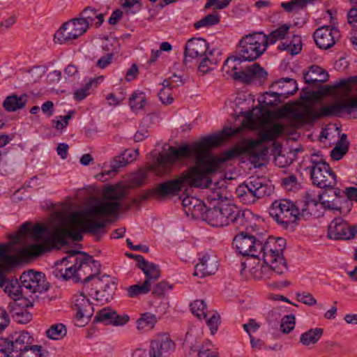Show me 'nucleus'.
I'll use <instances>...</instances> for the list:
<instances>
[{
  "label": "nucleus",
  "mask_w": 357,
  "mask_h": 357,
  "mask_svg": "<svg viewBox=\"0 0 357 357\" xmlns=\"http://www.w3.org/2000/svg\"><path fill=\"white\" fill-rule=\"evenodd\" d=\"M69 146L66 143H60L56 147V153L61 159H66L68 155Z\"/></svg>",
  "instance_id": "obj_63"
},
{
  "label": "nucleus",
  "mask_w": 357,
  "mask_h": 357,
  "mask_svg": "<svg viewBox=\"0 0 357 357\" xmlns=\"http://www.w3.org/2000/svg\"><path fill=\"white\" fill-rule=\"evenodd\" d=\"M10 319L7 311L0 307V333L8 325Z\"/></svg>",
  "instance_id": "obj_61"
},
{
  "label": "nucleus",
  "mask_w": 357,
  "mask_h": 357,
  "mask_svg": "<svg viewBox=\"0 0 357 357\" xmlns=\"http://www.w3.org/2000/svg\"><path fill=\"white\" fill-rule=\"evenodd\" d=\"M284 127L281 123L273 122H267L264 123V128L260 131L259 135V140L254 139H243L239 144H236L231 149L227 150L229 151L232 150L239 151V154L231 158L229 160L238 158L239 156L245 154L252 153L263 142H270L280 137L284 132Z\"/></svg>",
  "instance_id": "obj_8"
},
{
  "label": "nucleus",
  "mask_w": 357,
  "mask_h": 357,
  "mask_svg": "<svg viewBox=\"0 0 357 357\" xmlns=\"http://www.w3.org/2000/svg\"><path fill=\"white\" fill-rule=\"evenodd\" d=\"M267 77L266 71L257 63L248 66L241 70L239 81L244 83L263 84Z\"/></svg>",
  "instance_id": "obj_25"
},
{
  "label": "nucleus",
  "mask_w": 357,
  "mask_h": 357,
  "mask_svg": "<svg viewBox=\"0 0 357 357\" xmlns=\"http://www.w3.org/2000/svg\"><path fill=\"white\" fill-rule=\"evenodd\" d=\"M146 103V96L142 92H134L129 98V105L133 112L143 109Z\"/></svg>",
  "instance_id": "obj_43"
},
{
  "label": "nucleus",
  "mask_w": 357,
  "mask_h": 357,
  "mask_svg": "<svg viewBox=\"0 0 357 357\" xmlns=\"http://www.w3.org/2000/svg\"><path fill=\"white\" fill-rule=\"evenodd\" d=\"M197 357H218V353L208 347L202 346L199 349Z\"/></svg>",
  "instance_id": "obj_62"
},
{
  "label": "nucleus",
  "mask_w": 357,
  "mask_h": 357,
  "mask_svg": "<svg viewBox=\"0 0 357 357\" xmlns=\"http://www.w3.org/2000/svg\"><path fill=\"white\" fill-rule=\"evenodd\" d=\"M252 219V213L249 211H242L238 208V213H236L234 217L231 222L236 229L249 230V227L252 228L250 220Z\"/></svg>",
  "instance_id": "obj_31"
},
{
  "label": "nucleus",
  "mask_w": 357,
  "mask_h": 357,
  "mask_svg": "<svg viewBox=\"0 0 357 357\" xmlns=\"http://www.w3.org/2000/svg\"><path fill=\"white\" fill-rule=\"evenodd\" d=\"M20 280L24 287L25 293L43 292L49 289L48 282L45 280V274L35 272L33 270L24 272Z\"/></svg>",
  "instance_id": "obj_16"
},
{
  "label": "nucleus",
  "mask_w": 357,
  "mask_h": 357,
  "mask_svg": "<svg viewBox=\"0 0 357 357\" xmlns=\"http://www.w3.org/2000/svg\"><path fill=\"white\" fill-rule=\"evenodd\" d=\"M202 218L213 227H224L222 224L224 220L221 217L218 204L213 208H205Z\"/></svg>",
  "instance_id": "obj_34"
},
{
  "label": "nucleus",
  "mask_w": 357,
  "mask_h": 357,
  "mask_svg": "<svg viewBox=\"0 0 357 357\" xmlns=\"http://www.w3.org/2000/svg\"><path fill=\"white\" fill-rule=\"evenodd\" d=\"M174 349L175 343L169 335L162 334L151 342L150 355L153 357H167Z\"/></svg>",
  "instance_id": "obj_21"
},
{
  "label": "nucleus",
  "mask_w": 357,
  "mask_h": 357,
  "mask_svg": "<svg viewBox=\"0 0 357 357\" xmlns=\"http://www.w3.org/2000/svg\"><path fill=\"white\" fill-rule=\"evenodd\" d=\"M218 268L217 257L214 255L205 253L199 258V262L195 266L193 275L202 278L215 274Z\"/></svg>",
  "instance_id": "obj_24"
},
{
  "label": "nucleus",
  "mask_w": 357,
  "mask_h": 357,
  "mask_svg": "<svg viewBox=\"0 0 357 357\" xmlns=\"http://www.w3.org/2000/svg\"><path fill=\"white\" fill-rule=\"evenodd\" d=\"M267 48V38L262 32L243 36L238 43V55L243 61H252L261 56Z\"/></svg>",
  "instance_id": "obj_11"
},
{
  "label": "nucleus",
  "mask_w": 357,
  "mask_h": 357,
  "mask_svg": "<svg viewBox=\"0 0 357 357\" xmlns=\"http://www.w3.org/2000/svg\"><path fill=\"white\" fill-rule=\"evenodd\" d=\"M208 48V43L202 38L190 39L185 47L184 63L186 64L190 59L200 58L206 55Z\"/></svg>",
  "instance_id": "obj_22"
},
{
  "label": "nucleus",
  "mask_w": 357,
  "mask_h": 357,
  "mask_svg": "<svg viewBox=\"0 0 357 357\" xmlns=\"http://www.w3.org/2000/svg\"><path fill=\"white\" fill-rule=\"evenodd\" d=\"M286 240L281 237L268 238L262 243L261 258L265 265L261 266V273L271 271L278 275L287 271V264L283 257Z\"/></svg>",
  "instance_id": "obj_5"
},
{
  "label": "nucleus",
  "mask_w": 357,
  "mask_h": 357,
  "mask_svg": "<svg viewBox=\"0 0 357 357\" xmlns=\"http://www.w3.org/2000/svg\"><path fill=\"white\" fill-rule=\"evenodd\" d=\"M190 311L199 319L206 317L207 306L204 300H195L190 305Z\"/></svg>",
  "instance_id": "obj_45"
},
{
  "label": "nucleus",
  "mask_w": 357,
  "mask_h": 357,
  "mask_svg": "<svg viewBox=\"0 0 357 357\" xmlns=\"http://www.w3.org/2000/svg\"><path fill=\"white\" fill-rule=\"evenodd\" d=\"M138 154V149L124 151L121 154L114 158L110 165L111 169L97 174L94 177L102 182L107 181L116 175L119 168L126 166L128 163L136 160Z\"/></svg>",
  "instance_id": "obj_17"
},
{
  "label": "nucleus",
  "mask_w": 357,
  "mask_h": 357,
  "mask_svg": "<svg viewBox=\"0 0 357 357\" xmlns=\"http://www.w3.org/2000/svg\"><path fill=\"white\" fill-rule=\"evenodd\" d=\"M289 29L290 26L285 24L273 31L268 35L265 34V37L267 38V46L270 44H275L279 40L284 39L289 33Z\"/></svg>",
  "instance_id": "obj_39"
},
{
  "label": "nucleus",
  "mask_w": 357,
  "mask_h": 357,
  "mask_svg": "<svg viewBox=\"0 0 357 357\" xmlns=\"http://www.w3.org/2000/svg\"><path fill=\"white\" fill-rule=\"evenodd\" d=\"M324 330L321 328H311L301 334V343L304 346L316 344L323 335Z\"/></svg>",
  "instance_id": "obj_37"
},
{
  "label": "nucleus",
  "mask_w": 357,
  "mask_h": 357,
  "mask_svg": "<svg viewBox=\"0 0 357 357\" xmlns=\"http://www.w3.org/2000/svg\"><path fill=\"white\" fill-rule=\"evenodd\" d=\"M273 88H277L278 91L266 92V94L274 97L276 100H280L281 98H287L294 95L298 90L296 81L292 78H280L274 82L271 86Z\"/></svg>",
  "instance_id": "obj_20"
},
{
  "label": "nucleus",
  "mask_w": 357,
  "mask_h": 357,
  "mask_svg": "<svg viewBox=\"0 0 357 357\" xmlns=\"http://www.w3.org/2000/svg\"><path fill=\"white\" fill-rule=\"evenodd\" d=\"M348 147L347 145L337 144L331 151V156L334 160H340L347 152Z\"/></svg>",
  "instance_id": "obj_53"
},
{
  "label": "nucleus",
  "mask_w": 357,
  "mask_h": 357,
  "mask_svg": "<svg viewBox=\"0 0 357 357\" xmlns=\"http://www.w3.org/2000/svg\"><path fill=\"white\" fill-rule=\"evenodd\" d=\"M353 84H357V76H351L347 79H341L335 84V87L342 88L347 92H350Z\"/></svg>",
  "instance_id": "obj_52"
},
{
  "label": "nucleus",
  "mask_w": 357,
  "mask_h": 357,
  "mask_svg": "<svg viewBox=\"0 0 357 357\" xmlns=\"http://www.w3.org/2000/svg\"><path fill=\"white\" fill-rule=\"evenodd\" d=\"M67 255L54 263L52 274L56 278L68 280L73 278L78 282L82 279L83 268L89 266V257L82 252L70 250Z\"/></svg>",
  "instance_id": "obj_6"
},
{
  "label": "nucleus",
  "mask_w": 357,
  "mask_h": 357,
  "mask_svg": "<svg viewBox=\"0 0 357 357\" xmlns=\"http://www.w3.org/2000/svg\"><path fill=\"white\" fill-rule=\"evenodd\" d=\"M25 96H18L17 95L9 96L3 102V107L8 112H13L22 109L25 106Z\"/></svg>",
  "instance_id": "obj_36"
},
{
  "label": "nucleus",
  "mask_w": 357,
  "mask_h": 357,
  "mask_svg": "<svg viewBox=\"0 0 357 357\" xmlns=\"http://www.w3.org/2000/svg\"><path fill=\"white\" fill-rule=\"evenodd\" d=\"M241 128H225L222 133L208 136L192 145L184 144L176 149L170 146L167 153L160 154L155 162L149 166V170L157 175L168 174L172 165L181 159L195 157V166L189 171L183 173L181 176L175 180H170L158 184L142 197L143 199L154 198L160 199L169 195H175L181 191L185 185L200 188H209L212 181L209 175L215 173L220 165L239 154L237 149L222 152L220 156L208 153L211 148L216 147L229 137L236 135L241 131Z\"/></svg>",
  "instance_id": "obj_1"
},
{
  "label": "nucleus",
  "mask_w": 357,
  "mask_h": 357,
  "mask_svg": "<svg viewBox=\"0 0 357 357\" xmlns=\"http://www.w3.org/2000/svg\"><path fill=\"white\" fill-rule=\"evenodd\" d=\"M114 52L112 50L111 52L107 54L105 56L99 59L96 63V66L101 69L105 68L112 63Z\"/></svg>",
  "instance_id": "obj_58"
},
{
  "label": "nucleus",
  "mask_w": 357,
  "mask_h": 357,
  "mask_svg": "<svg viewBox=\"0 0 357 357\" xmlns=\"http://www.w3.org/2000/svg\"><path fill=\"white\" fill-rule=\"evenodd\" d=\"M278 49L280 50H286L292 55L298 54L302 50L301 41L299 37L294 38V43H281Z\"/></svg>",
  "instance_id": "obj_47"
},
{
  "label": "nucleus",
  "mask_w": 357,
  "mask_h": 357,
  "mask_svg": "<svg viewBox=\"0 0 357 357\" xmlns=\"http://www.w3.org/2000/svg\"><path fill=\"white\" fill-rule=\"evenodd\" d=\"M357 233L356 227L349 225L342 218H335L328 227V236L335 240H349Z\"/></svg>",
  "instance_id": "obj_18"
},
{
  "label": "nucleus",
  "mask_w": 357,
  "mask_h": 357,
  "mask_svg": "<svg viewBox=\"0 0 357 357\" xmlns=\"http://www.w3.org/2000/svg\"><path fill=\"white\" fill-rule=\"evenodd\" d=\"M233 245L243 256L261 259L262 241L248 231H241L233 239Z\"/></svg>",
  "instance_id": "obj_15"
},
{
  "label": "nucleus",
  "mask_w": 357,
  "mask_h": 357,
  "mask_svg": "<svg viewBox=\"0 0 357 357\" xmlns=\"http://www.w3.org/2000/svg\"><path fill=\"white\" fill-rule=\"evenodd\" d=\"M204 56L205 57L202 59L198 66V70L202 73V75L209 72L213 68L212 66H215L219 63V60L214 57L213 51L206 52Z\"/></svg>",
  "instance_id": "obj_41"
},
{
  "label": "nucleus",
  "mask_w": 357,
  "mask_h": 357,
  "mask_svg": "<svg viewBox=\"0 0 357 357\" xmlns=\"http://www.w3.org/2000/svg\"><path fill=\"white\" fill-rule=\"evenodd\" d=\"M269 215L283 229L293 230L298 220L299 207L288 199H277L272 203Z\"/></svg>",
  "instance_id": "obj_9"
},
{
  "label": "nucleus",
  "mask_w": 357,
  "mask_h": 357,
  "mask_svg": "<svg viewBox=\"0 0 357 357\" xmlns=\"http://www.w3.org/2000/svg\"><path fill=\"white\" fill-rule=\"evenodd\" d=\"M260 327V324L257 323L255 319H250L247 324L243 325V328L245 331L248 334H252V333H255L257 331Z\"/></svg>",
  "instance_id": "obj_59"
},
{
  "label": "nucleus",
  "mask_w": 357,
  "mask_h": 357,
  "mask_svg": "<svg viewBox=\"0 0 357 357\" xmlns=\"http://www.w3.org/2000/svg\"><path fill=\"white\" fill-rule=\"evenodd\" d=\"M66 328L63 324L52 325L46 331L47 336L52 340H60L66 335Z\"/></svg>",
  "instance_id": "obj_46"
},
{
  "label": "nucleus",
  "mask_w": 357,
  "mask_h": 357,
  "mask_svg": "<svg viewBox=\"0 0 357 357\" xmlns=\"http://www.w3.org/2000/svg\"><path fill=\"white\" fill-rule=\"evenodd\" d=\"M328 73L320 66L312 65L307 72L303 73V79L306 84L324 83L328 79Z\"/></svg>",
  "instance_id": "obj_29"
},
{
  "label": "nucleus",
  "mask_w": 357,
  "mask_h": 357,
  "mask_svg": "<svg viewBox=\"0 0 357 357\" xmlns=\"http://www.w3.org/2000/svg\"><path fill=\"white\" fill-rule=\"evenodd\" d=\"M171 89H162L158 93V97L163 104L169 105L173 102L174 98L172 96Z\"/></svg>",
  "instance_id": "obj_57"
},
{
  "label": "nucleus",
  "mask_w": 357,
  "mask_h": 357,
  "mask_svg": "<svg viewBox=\"0 0 357 357\" xmlns=\"http://www.w3.org/2000/svg\"><path fill=\"white\" fill-rule=\"evenodd\" d=\"M138 75V68L135 63L128 70L126 75V79L128 82L133 80Z\"/></svg>",
  "instance_id": "obj_64"
},
{
  "label": "nucleus",
  "mask_w": 357,
  "mask_h": 357,
  "mask_svg": "<svg viewBox=\"0 0 357 357\" xmlns=\"http://www.w3.org/2000/svg\"><path fill=\"white\" fill-rule=\"evenodd\" d=\"M157 322L155 315L145 312L137 321V328L139 331H149L152 329Z\"/></svg>",
  "instance_id": "obj_38"
},
{
  "label": "nucleus",
  "mask_w": 357,
  "mask_h": 357,
  "mask_svg": "<svg viewBox=\"0 0 357 357\" xmlns=\"http://www.w3.org/2000/svg\"><path fill=\"white\" fill-rule=\"evenodd\" d=\"M310 162V176L314 185L321 188H333L336 185V175L322 155L312 154Z\"/></svg>",
  "instance_id": "obj_12"
},
{
  "label": "nucleus",
  "mask_w": 357,
  "mask_h": 357,
  "mask_svg": "<svg viewBox=\"0 0 357 357\" xmlns=\"http://www.w3.org/2000/svg\"><path fill=\"white\" fill-rule=\"evenodd\" d=\"M242 59L238 57H229L226 59L222 66V72L224 75H227L232 77L235 80H239L241 70L238 71V66L241 64Z\"/></svg>",
  "instance_id": "obj_32"
},
{
  "label": "nucleus",
  "mask_w": 357,
  "mask_h": 357,
  "mask_svg": "<svg viewBox=\"0 0 357 357\" xmlns=\"http://www.w3.org/2000/svg\"><path fill=\"white\" fill-rule=\"evenodd\" d=\"M348 23L357 31V8H351L347 13Z\"/></svg>",
  "instance_id": "obj_60"
},
{
  "label": "nucleus",
  "mask_w": 357,
  "mask_h": 357,
  "mask_svg": "<svg viewBox=\"0 0 357 357\" xmlns=\"http://www.w3.org/2000/svg\"><path fill=\"white\" fill-rule=\"evenodd\" d=\"M214 200H220V202L218 204L221 217H222L223 226H227L231 224L236 213H238V208L235 205L228 202H223V197L218 192H213V196L211 197Z\"/></svg>",
  "instance_id": "obj_27"
},
{
  "label": "nucleus",
  "mask_w": 357,
  "mask_h": 357,
  "mask_svg": "<svg viewBox=\"0 0 357 357\" xmlns=\"http://www.w3.org/2000/svg\"><path fill=\"white\" fill-rule=\"evenodd\" d=\"M243 184L245 188L248 189V193L255 201L270 195L273 190V186L261 178H254L244 182Z\"/></svg>",
  "instance_id": "obj_26"
},
{
  "label": "nucleus",
  "mask_w": 357,
  "mask_h": 357,
  "mask_svg": "<svg viewBox=\"0 0 357 357\" xmlns=\"http://www.w3.org/2000/svg\"><path fill=\"white\" fill-rule=\"evenodd\" d=\"M79 231L89 232V206L83 211L73 213L67 218L62 219V225L51 231H47L45 227L36 225L31 228V223L21 225L18 232L10 236L11 244L18 243L26 237H31L35 243L20 248V257H30L39 256L54 248L60 249L73 240L78 241L82 236Z\"/></svg>",
  "instance_id": "obj_2"
},
{
  "label": "nucleus",
  "mask_w": 357,
  "mask_h": 357,
  "mask_svg": "<svg viewBox=\"0 0 357 357\" xmlns=\"http://www.w3.org/2000/svg\"><path fill=\"white\" fill-rule=\"evenodd\" d=\"M89 7H86L75 17L65 22L55 33L54 40L59 43H66L78 38L86 32L89 27Z\"/></svg>",
  "instance_id": "obj_10"
},
{
  "label": "nucleus",
  "mask_w": 357,
  "mask_h": 357,
  "mask_svg": "<svg viewBox=\"0 0 357 357\" xmlns=\"http://www.w3.org/2000/svg\"><path fill=\"white\" fill-rule=\"evenodd\" d=\"M313 37L316 45L323 50L333 47L340 38L339 30L333 26L324 25L318 28Z\"/></svg>",
  "instance_id": "obj_19"
},
{
  "label": "nucleus",
  "mask_w": 357,
  "mask_h": 357,
  "mask_svg": "<svg viewBox=\"0 0 357 357\" xmlns=\"http://www.w3.org/2000/svg\"><path fill=\"white\" fill-rule=\"evenodd\" d=\"M219 324L220 315L218 313H213L212 316L206 320V324L209 327L212 335H214L218 331Z\"/></svg>",
  "instance_id": "obj_54"
},
{
  "label": "nucleus",
  "mask_w": 357,
  "mask_h": 357,
  "mask_svg": "<svg viewBox=\"0 0 357 357\" xmlns=\"http://www.w3.org/2000/svg\"><path fill=\"white\" fill-rule=\"evenodd\" d=\"M113 286L107 275L102 274L101 276L91 275V290H94L93 298L97 302L96 304L91 303L93 305V312L96 311L94 305H102L112 299L114 293Z\"/></svg>",
  "instance_id": "obj_14"
},
{
  "label": "nucleus",
  "mask_w": 357,
  "mask_h": 357,
  "mask_svg": "<svg viewBox=\"0 0 357 357\" xmlns=\"http://www.w3.org/2000/svg\"><path fill=\"white\" fill-rule=\"evenodd\" d=\"M182 205L185 213L193 217L202 218L206 208L204 204L200 199L190 196H186L183 199Z\"/></svg>",
  "instance_id": "obj_28"
},
{
  "label": "nucleus",
  "mask_w": 357,
  "mask_h": 357,
  "mask_svg": "<svg viewBox=\"0 0 357 357\" xmlns=\"http://www.w3.org/2000/svg\"><path fill=\"white\" fill-rule=\"evenodd\" d=\"M236 195L239 202L245 205H250L256 202L248 193V189L245 188L243 183L236 189Z\"/></svg>",
  "instance_id": "obj_49"
},
{
  "label": "nucleus",
  "mask_w": 357,
  "mask_h": 357,
  "mask_svg": "<svg viewBox=\"0 0 357 357\" xmlns=\"http://www.w3.org/2000/svg\"><path fill=\"white\" fill-rule=\"evenodd\" d=\"M151 287L148 280H144L142 284H137L127 287V294L130 298H136L149 293L151 290Z\"/></svg>",
  "instance_id": "obj_40"
},
{
  "label": "nucleus",
  "mask_w": 357,
  "mask_h": 357,
  "mask_svg": "<svg viewBox=\"0 0 357 357\" xmlns=\"http://www.w3.org/2000/svg\"><path fill=\"white\" fill-rule=\"evenodd\" d=\"M11 245H0V287H5V292L13 299V302L19 300L25 293L24 287L17 279L8 280L6 272L10 271L13 267L17 264L20 259L16 255H10L8 253Z\"/></svg>",
  "instance_id": "obj_7"
},
{
  "label": "nucleus",
  "mask_w": 357,
  "mask_h": 357,
  "mask_svg": "<svg viewBox=\"0 0 357 357\" xmlns=\"http://www.w3.org/2000/svg\"><path fill=\"white\" fill-rule=\"evenodd\" d=\"M130 318L128 314H119L116 311H114V314L112 316L111 325L114 326H123L127 324L129 321Z\"/></svg>",
  "instance_id": "obj_56"
},
{
  "label": "nucleus",
  "mask_w": 357,
  "mask_h": 357,
  "mask_svg": "<svg viewBox=\"0 0 357 357\" xmlns=\"http://www.w3.org/2000/svg\"><path fill=\"white\" fill-rule=\"evenodd\" d=\"M139 268H140L146 275L145 280H148L150 286H151L153 282L160 278V270L158 266L153 263L144 260V262L139 266Z\"/></svg>",
  "instance_id": "obj_35"
},
{
  "label": "nucleus",
  "mask_w": 357,
  "mask_h": 357,
  "mask_svg": "<svg viewBox=\"0 0 357 357\" xmlns=\"http://www.w3.org/2000/svg\"><path fill=\"white\" fill-rule=\"evenodd\" d=\"M89 307V298L81 291L76 296L74 310L76 311L75 324L78 327H84L89 322V315L86 314Z\"/></svg>",
  "instance_id": "obj_23"
},
{
  "label": "nucleus",
  "mask_w": 357,
  "mask_h": 357,
  "mask_svg": "<svg viewBox=\"0 0 357 357\" xmlns=\"http://www.w3.org/2000/svg\"><path fill=\"white\" fill-rule=\"evenodd\" d=\"M357 109V97L345 102H337L321 107L318 111L314 110L309 105L303 107V112H299L291 107H284L278 113V116L288 118L292 123L314 122L320 119L338 116L344 111L351 113V109Z\"/></svg>",
  "instance_id": "obj_4"
},
{
  "label": "nucleus",
  "mask_w": 357,
  "mask_h": 357,
  "mask_svg": "<svg viewBox=\"0 0 357 357\" xmlns=\"http://www.w3.org/2000/svg\"><path fill=\"white\" fill-rule=\"evenodd\" d=\"M296 297L299 302H301L308 306H312L317 304V300L309 292H296Z\"/></svg>",
  "instance_id": "obj_51"
},
{
  "label": "nucleus",
  "mask_w": 357,
  "mask_h": 357,
  "mask_svg": "<svg viewBox=\"0 0 357 357\" xmlns=\"http://www.w3.org/2000/svg\"><path fill=\"white\" fill-rule=\"evenodd\" d=\"M305 200L302 206L299 208L298 220L301 219H309L312 216H318L317 206L318 201L314 199H310L309 195L305 197Z\"/></svg>",
  "instance_id": "obj_30"
},
{
  "label": "nucleus",
  "mask_w": 357,
  "mask_h": 357,
  "mask_svg": "<svg viewBox=\"0 0 357 357\" xmlns=\"http://www.w3.org/2000/svg\"><path fill=\"white\" fill-rule=\"evenodd\" d=\"M33 342V337L26 331L15 332L6 337L0 338V357H15L22 349Z\"/></svg>",
  "instance_id": "obj_13"
},
{
  "label": "nucleus",
  "mask_w": 357,
  "mask_h": 357,
  "mask_svg": "<svg viewBox=\"0 0 357 357\" xmlns=\"http://www.w3.org/2000/svg\"><path fill=\"white\" fill-rule=\"evenodd\" d=\"M114 310L110 307H104L97 311L96 315L93 321V324L104 323L105 326L111 325L112 316Z\"/></svg>",
  "instance_id": "obj_42"
},
{
  "label": "nucleus",
  "mask_w": 357,
  "mask_h": 357,
  "mask_svg": "<svg viewBox=\"0 0 357 357\" xmlns=\"http://www.w3.org/2000/svg\"><path fill=\"white\" fill-rule=\"evenodd\" d=\"M295 324L296 322L294 315H286L281 320L280 330L284 334L289 333L291 331L294 330Z\"/></svg>",
  "instance_id": "obj_50"
},
{
  "label": "nucleus",
  "mask_w": 357,
  "mask_h": 357,
  "mask_svg": "<svg viewBox=\"0 0 357 357\" xmlns=\"http://www.w3.org/2000/svg\"><path fill=\"white\" fill-rule=\"evenodd\" d=\"M8 310L15 321L20 324H26L32 318L31 313L21 307L15 302H11L8 304Z\"/></svg>",
  "instance_id": "obj_33"
},
{
  "label": "nucleus",
  "mask_w": 357,
  "mask_h": 357,
  "mask_svg": "<svg viewBox=\"0 0 357 357\" xmlns=\"http://www.w3.org/2000/svg\"><path fill=\"white\" fill-rule=\"evenodd\" d=\"M172 287L165 281H161L157 283L153 289V294L155 296H162L167 289Z\"/></svg>",
  "instance_id": "obj_55"
},
{
  "label": "nucleus",
  "mask_w": 357,
  "mask_h": 357,
  "mask_svg": "<svg viewBox=\"0 0 357 357\" xmlns=\"http://www.w3.org/2000/svg\"><path fill=\"white\" fill-rule=\"evenodd\" d=\"M220 22V15L218 13L209 14L202 19L194 23V27L196 29L201 28H208L215 25Z\"/></svg>",
  "instance_id": "obj_44"
},
{
  "label": "nucleus",
  "mask_w": 357,
  "mask_h": 357,
  "mask_svg": "<svg viewBox=\"0 0 357 357\" xmlns=\"http://www.w3.org/2000/svg\"><path fill=\"white\" fill-rule=\"evenodd\" d=\"M42 347L40 345L28 344V347L17 354L15 357H41Z\"/></svg>",
  "instance_id": "obj_48"
},
{
  "label": "nucleus",
  "mask_w": 357,
  "mask_h": 357,
  "mask_svg": "<svg viewBox=\"0 0 357 357\" xmlns=\"http://www.w3.org/2000/svg\"><path fill=\"white\" fill-rule=\"evenodd\" d=\"M126 196L119 186H107L103 190L102 200L96 205L91 204V236L99 241L107 233L109 220L105 217L115 215L121 208L120 201Z\"/></svg>",
  "instance_id": "obj_3"
}]
</instances>
